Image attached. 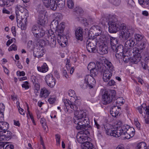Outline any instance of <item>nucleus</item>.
I'll use <instances>...</instances> for the list:
<instances>
[{"mask_svg": "<svg viewBox=\"0 0 149 149\" xmlns=\"http://www.w3.org/2000/svg\"><path fill=\"white\" fill-rule=\"evenodd\" d=\"M97 50L100 54L102 55L107 54L108 51L107 46L103 43L99 45Z\"/></svg>", "mask_w": 149, "mask_h": 149, "instance_id": "nucleus-15", "label": "nucleus"}, {"mask_svg": "<svg viewBox=\"0 0 149 149\" xmlns=\"http://www.w3.org/2000/svg\"><path fill=\"white\" fill-rule=\"evenodd\" d=\"M118 44V40L117 38L113 37L110 38V45L112 49H114Z\"/></svg>", "mask_w": 149, "mask_h": 149, "instance_id": "nucleus-32", "label": "nucleus"}, {"mask_svg": "<svg viewBox=\"0 0 149 149\" xmlns=\"http://www.w3.org/2000/svg\"><path fill=\"white\" fill-rule=\"evenodd\" d=\"M48 34L44 40H40L42 46H46L49 45L51 47H54L56 46V40L55 38V35L52 30L48 31Z\"/></svg>", "mask_w": 149, "mask_h": 149, "instance_id": "nucleus-5", "label": "nucleus"}, {"mask_svg": "<svg viewBox=\"0 0 149 149\" xmlns=\"http://www.w3.org/2000/svg\"><path fill=\"white\" fill-rule=\"evenodd\" d=\"M16 11L18 12L19 11L22 13H24L25 16L26 17L29 16V12L24 7L20 6V5H17L15 7Z\"/></svg>", "mask_w": 149, "mask_h": 149, "instance_id": "nucleus-21", "label": "nucleus"}, {"mask_svg": "<svg viewBox=\"0 0 149 149\" xmlns=\"http://www.w3.org/2000/svg\"><path fill=\"white\" fill-rule=\"evenodd\" d=\"M91 34L90 33L88 34L89 38L86 42V48L89 52H94L96 50L97 44L98 42H99V41H98V38H97L96 39H92V36H90Z\"/></svg>", "mask_w": 149, "mask_h": 149, "instance_id": "nucleus-6", "label": "nucleus"}, {"mask_svg": "<svg viewBox=\"0 0 149 149\" xmlns=\"http://www.w3.org/2000/svg\"><path fill=\"white\" fill-rule=\"evenodd\" d=\"M84 81L88 84V86L90 88H93L95 84L94 78L90 75H86L85 77Z\"/></svg>", "mask_w": 149, "mask_h": 149, "instance_id": "nucleus-14", "label": "nucleus"}, {"mask_svg": "<svg viewBox=\"0 0 149 149\" xmlns=\"http://www.w3.org/2000/svg\"><path fill=\"white\" fill-rule=\"evenodd\" d=\"M67 4L68 8L71 9H72L74 6L72 0H67Z\"/></svg>", "mask_w": 149, "mask_h": 149, "instance_id": "nucleus-47", "label": "nucleus"}, {"mask_svg": "<svg viewBox=\"0 0 149 149\" xmlns=\"http://www.w3.org/2000/svg\"><path fill=\"white\" fill-rule=\"evenodd\" d=\"M17 74L18 76H23L25 75V73L24 71H18L17 72Z\"/></svg>", "mask_w": 149, "mask_h": 149, "instance_id": "nucleus-60", "label": "nucleus"}, {"mask_svg": "<svg viewBox=\"0 0 149 149\" xmlns=\"http://www.w3.org/2000/svg\"><path fill=\"white\" fill-rule=\"evenodd\" d=\"M17 50V47L16 46L14 45L13 44L11 46H10L8 49V50L9 51H11L12 50L15 51Z\"/></svg>", "mask_w": 149, "mask_h": 149, "instance_id": "nucleus-51", "label": "nucleus"}, {"mask_svg": "<svg viewBox=\"0 0 149 149\" xmlns=\"http://www.w3.org/2000/svg\"><path fill=\"white\" fill-rule=\"evenodd\" d=\"M56 98L54 97L50 98L48 99V101L50 104H52L56 101Z\"/></svg>", "mask_w": 149, "mask_h": 149, "instance_id": "nucleus-52", "label": "nucleus"}, {"mask_svg": "<svg viewBox=\"0 0 149 149\" xmlns=\"http://www.w3.org/2000/svg\"><path fill=\"white\" fill-rule=\"evenodd\" d=\"M116 94V91L114 90H112L109 91H105L102 95V103L104 104L107 105L111 103Z\"/></svg>", "mask_w": 149, "mask_h": 149, "instance_id": "nucleus-8", "label": "nucleus"}, {"mask_svg": "<svg viewBox=\"0 0 149 149\" xmlns=\"http://www.w3.org/2000/svg\"><path fill=\"white\" fill-rule=\"evenodd\" d=\"M29 82L28 81H25L24 84H22V87L26 89H28L29 88Z\"/></svg>", "mask_w": 149, "mask_h": 149, "instance_id": "nucleus-55", "label": "nucleus"}, {"mask_svg": "<svg viewBox=\"0 0 149 149\" xmlns=\"http://www.w3.org/2000/svg\"><path fill=\"white\" fill-rule=\"evenodd\" d=\"M80 86L81 88L84 89H85L87 88V86H88V84L84 81V82H81Z\"/></svg>", "mask_w": 149, "mask_h": 149, "instance_id": "nucleus-56", "label": "nucleus"}, {"mask_svg": "<svg viewBox=\"0 0 149 149\" xmlns=\"http://www.w3.org/2000/svg\"><path fill=\"white\" fill-rule=\"evenodd\" d=\"M134 39L135 40L137 43L139 42L142 41L145 39V37L143 35L139 34H134Z\"/></svg>", "mask_w": 149, "mask_h": 149, "instance_id": "nucleus-33", "label": "nucleus"}, {"mask_svg": "<svg viewBox=\"0 0 149 149\" xmlns=\"http://www.w3.org/2000/svg\"><path fill=\"white\" fill-rule=\"evenodd\" d=\"M120 107L113 106L111 108L110 110V114L113 117H116L119 114V110Z\"/></svg>", "mask_w": 149, "mask_h": 149, "instance_id": "nucleus-24", "label": "nucleus"}, {"mask_svg": "<svg viewBox=\"0 0 149 149\" xmlns=\"http://www.w3.org/2000/svg\"><path fill=\"white\" fill-rule=\"evenodd\" d=\"M37 69L39 71L42 72H45L48 70V68L46 63H44L41 67H38Z\"/></svg>", "mask_w": 149, "mask_h": 149, "instance_id": "nucleus-31", "label": "nucleus"}, {"mask_svg": "<svg viewBox=\"0 0 149 149\" xmlns=\"http://www.w3.org/2000/svg\"><path fill=\"white\" fill-rule=\"evenodd\" d=\"M147 107H149V106H147L145 104H143L141 106L138 107L137 109L140 114H142L143 113V109L145 110Z\"/></svg>", "mask_w": 149, "mask_h": 149, "instance_id": "nucleus-40", "label": "nucleus"}, {"mask_svg": "<svg viewBox=\"0 0 149 149\" xmlns=\"http://www.w3.org/2000/svg\"><path fill=\"white\" fill-rule=\"evenodd\" d=\"M111 1H112V3L116 6L119 5L121 2L120 0H112Z\"/></svg>", "mask_w": 149, "mask_h": 149, "instance_id": "nucleus-58", "label": "nucleus"}, {"mask_svg": "<svg viewBox=\"0 0 149 149\" xmlns=\"http://www.w3.org/2000/svg\"><path fill=\"white\" fill-rule=\"evenodd\" d=\"M68 94L69 95L72 97L70 100L71 101L74 100V99H75L76 97L75 93L74 91L72 90H70L68 92Z\"/></svg>", "mask_w": 149, "mask_h": 149, "instance_id": "nucleus-39", "label": "nucleus"}, {"mask_svg": "<svg viewBox=\"0 0 149 149\" xmlns=\"http://www.w3.org/2000/svg\"><path fill=\"white\" fill-rule=\"evenodd\" d=\"M145 60L148 64L149 63V57H146L145 58ZM141 65L142 67L144 69L147 70L149 72V66L147 64L144 63H142Z\"/></svg>", "mask_w": 149, "mask_h": 149, "instance_id": "nucleus-42", "label": "nucleus"}, {"mask_svg": "<svg viewBox=\"0 0 149 149\" xmlns=\"http://www.w3.org/2000/svg\"><path fill=\"white\" fill-rule=\"evenodd\" d=\"M16 17L17 19V23L21 24L22 20L25 18V17L24 18H23L21 15L19 14V12L17 11H16Z\"/></svg>", "mask_w": 149, "mask_h": 149, "instance_id": "nucleus-41", "label": "nucleus"}, {"mask_svg": "<svg viewBox=\"0 0 149 149\" xmlns=\"http://www.w3.org/2000/svg\"><path fill=\"white\" fill-rule=\"evenodd\" d=\"M134 45H136L135 42L132 39H130L126 41L125 45V49L126 50L127 53H128V52H130L129 49Z\"/></svg>", "mask_w": 149, "mask_h": 149, "instance_id": "nucleus-18", "label": "nucleus"}, {"mask_svg": "<svg viewBox=\"0 0 149 149\" xmlns=\"http://www.w3.org/2000/svg\"><path fill=\"white\" fill-rule=\"evenodd\" d=\"M2 12L3 13L7 14H10V12L4 8H3Z\"/></svg>", "mask_w": 149, "mask_h": 149, "instance_id": "nucleus-63", "label": "nucleus"}, {"mask_svg": "<svg viewBox=\"0 0 149 149\" xmlns=\"http://www.w3.org/2000/svg\"><path fill=\"white\" fill-rule=\"evenodd\" d=\"M146 143L144 142L139 143L136 147V149H146Z\"/></svg>", "mask_w": 149, "mask_h": 149, "instance_id": "nucleus-37", "label": "nucleus"}, {"mask_svg": "<svg viewBox=\"0 0 149 149\" xmlns=\"http://www.w3.org/2000/svg\"><path fill=\"white\" fill-rule=\"evenodd\" d=\"M45 81L47 85L51 88L53 87L55 85V79L52 74H49L46 75Z\"/></svg>", "mask_w": 149, "mask_h": 149, "instance_id": "nucleus-12", "label": "nucleus"}, {"mask_svg": "<svg viewBox=\"0 0 149 149\" xmlns=\"http://www.w3.org/2000/svg\"><path fill=\"white\" fill-rule=\"evenodd\" d=\"M74 11L77 13H82L83 12V10L82 8L80 7H76L74 9Z\"/></svg>", "mask_w": 149, "mask_h": 149, "instance_id": "nucleus-50", "label": "nucleus"}, {"mask_svg": "<svg viewBox=\"0 0 149 149\" xmlns=\"http://www.w3.org/2000/svg\"><path fill=\"white\" fill-rule=\"evenodd\" d=\"M111 126L109 124L102 125V130L105 131L106 134L108 135L113 136L114 130L111 128Z\"/></svg>", "mask_w": 149, "mask_h": 149, "instance_id": "nucleus-16", "label": "nucleus"}, {"mask_svg": "<svg viewBox=\"0 0 149 149\" xmlns=\"http://www.w3.org/2000/svg\"><path fill=\"white\" fill-rule=\"evenodd\" d=\"M128 125H123L117 127L116 130H113V136L118 137L121 135H126V130L128 128Z\"/></svg>", "mask_w": 149, "mask_h": 149, "instance_id": "nucleus-10", "label": "nucleus"}, {"mask_svg": "<svg viewBox=\"0 0 149 149\" xmlns=\"http://www.w3.org/2000/svg\"><path fill=\"white\" fill-rule=\"evenodd\" d=\"M5 109V106L3 103L0 104V112H3L4 111Z\"/></svg>", "mask_w": 149, "mask_h": 149, "instance_id": "nucleus-62", "label": "nucleus"}, {"mask_svg": "<svg viewBox=\"0 0 149 149\" xmlns=\"http://www.w3.org/2000/svg\"><path fill=\"white\" fill-rule=\"evenodd\" d=\"M31 31L34 36L37 38H41L45 35V31L35 25L32 27Z\"/></svg>", "mask_w": 149, "mask_h": 149, "instance_id": "nucleus-11", "label": "nucleus"}, {"mask_svg": "<svg viewBox=\"0 0 149 149\" xmlns=\"http://www.w3.org/2000/svg\"><path fill=\"white\" fill-rule=\"evenodd\" d=\"M79 98V97H76L74 99V100H75L74 102H72V101L67 99L64 100L65 111L70 113L74 111H76L81 104V100Z\"/></svg>", "mask_w": 149, "mask_h": 149, "instance_id": "nucleus-3", "label": "nucleus"}, {"mask_svg": "<svg viewBox=\"0 0 149 149\" xmlns=\"http://www.w3.org/2000/svg\"><path fill=\"white\" fill-rule=\"evenodd\" d=\"M31 79L33 83V88L34 90V93H37L39 91L40 88V84L38 81V79L35 76H32Z\"/></svg>", "mask_w": 149, "mask_h": 149, "instance_id": "nucleus-13", "label": "nucleus"}, {"mask_svg": "<svg viewBox=\"0 0 149 149\" xmlns=\"http://www.w3.org/2000/svg\"><path fill=\"white\" fill-rule=\"evenodd\" d=\"M97 68L95 63L93 62H91L88 64L87 68L89 70H91Z\"/></svg>", "mask_w": 149, "mask_h": 149, "instance_id": "nucleus-44", "label": "nucleus"}, {"mask_svg": "<svg viewBox=\"0 0 149 149\" xmlns=\"http://www.w3.org/2000/svg\"><path fill=\"white\" fill-rule=\"evenodd\" d=\"M83 34V29L80 27L77 28L75 31L76 37L78 40H82Z\"/></svg>", "mask_w": 149, "mask_h": 149, "instance_id": "nucleus-22", "label": "nucleus"}, {"mask_svg": "<svg viewBox=\"0 0 149 149\" xmlns=\"http://www.w3.org/2000/svg\"><path fill=\"white\" fill-rule=\"evenodd\" d=\"M40 122L43 126L46 125V120L45 118H42L40 120Z\"/></svg>", "mask_w": 149, "mask_h": 149, "instance_id": "nucleus-61", "label": "nucleus"}, {"mask_svg": "<svg viewBox=\"0 0 149 149\" xmlns=\"http://www.w3.org/2000/svg\"><path fill=\"white\" fill-rule=\"evenodd\" d=\"M91 75L93 77L97 76L98 73V70L97 68L90 70Z\"/></svg>", "mask_w": 149, "mask_h": 149, "instance_id": "nucleus-45", "label": "nucleus"}, {"mask_svg": "<svg viewBox=\"0 0 149 149\" xmlns=\"http://www.w3.org/2000/svg\"><path fill=\"white\" fill-rule=\"evenodd\" d=\"M119 30V37L123 40H127L134 33L133 29L130 27L128 28L124 24L120 25Z\"/></svg>", "mask_w": 149, "mask_h": 149, "instance_id": "nucleus-4", "label": "nucleus"}, {"mask_svg": "<svg viewBox=\"0 0 149 149\" xmlns=\"http://www.w3.org/2000/svg\"><path fill=\"white\" fill-rule=\"evenodd\" d=\"M56 139V145H59L60 144V136L58 134H56L55 135Z\"/></svg>", "mask_w": 149, "mask_h": 149, "instance_id": "nucleus-53", "label": "nucleus"}, {"mask_svg": "<svg viewBox=\"0 0 149 149\" xmlns=\"http://www.w3.org/2000/svg\"><path fill=\"white\" fill-rule=\"evenodd\" d=\"M109 32L111 33H115L120 30V26L118 23L117 19L112 16L110 18L108 22Z\"/></svg>", "mask_w": 149, "mask_h": 149, "instance_id": "nucleus-7", "label": "nucleus"}, {"mask_svg": "<svg viewBox=\"0 0 149 149\" xmlns=\"http://www.w3.org/2000/svg\"><path fill=\"white\" fill-rule=\"evenodd\" d=\"M5 137L6 138V140H9L11 138V133L9 131H3Z\"/></svg>", "mask_w": 149, "mask_h": 149, "instance_id": "nucleus-43", "label": "nucleus"}, {"mask_svg": "<svg viewBox=\"0 0 149 149\" xmlns=\"http://www.w3.org/2000/svg\"><path fill=\"white\" fill-rule=\"evenodd\" d=\"M82 149H96L93 144L88 141L84 143Z\"/></svg>", "mask_w": 149, "mask_h": 149, "instance_id": "nucleus-29", "label": "nucleus"}, {"mask_svg": "<svg viewBox=\"0 0 149 149\" xmlns=\"http://www.w3.org/2000/svg\"><path fill=\"white\" fill-rule=\"evenodd\" d=\"M9 128L8 124L5 122L0 121V130L4 131H6Z\"/></svg>", "mask_w": 149, "mask_h": 149, "instance_id": "nucleus-30", "label": "nucleus"}, {"mask_svg": "<svg viewBox=\"0 0 149 149\" xmlns=\"http://www.w3.org/2000/svg\"><path fill=\"white\" fill-rule=\"evenodd\" d=\"M45 49L43 48L42 47L41 48L35 49L33 51V54L35 57L40 58L43 56L45 54Z\"/></svg>", "mask_w": 149, "mask_h": 149, "instance_id": "nucleus-17", "label": "nucleus"}, {"mask_svg": "<svg viewBox=\"0 0 149 149\" xmlns=\"http://www.w3.org/2000/svg\"><path fill=\"white\" fill-rule=\"evenodd\" d=\"M145 112L147 116V118L145 119V123L146 124H149V107H147L145 109Z\"/></svg>", "mask_w": 149, "mask_h": 149, "instance_id": "nucleus-46", "label": "nucleus"}, {"mask_svg": "<svg viewBox=\"0 0 149 149\" xmlns=\"http://www.w3.org/2000/svg\"><path fill=\"white\" fill-rule=\"evenodd\" d=\"M74 123L77 130H82L83 131L79 132L77 135V141L80 143L84 144L88 140V137L86 134V130L88 129L89 124V119L83 110L77 111L74 113Z\"/></svg>", "mask_w": 149, "mask_h": 149, "instance_id": "nucleus-1", "label": "nucleus"}, {"mask_svg": "<svg viewBox=\"0 0 149 149\" xmlns=\"http://www.w3.org/2000/svg\"><path fill=\"white\" fill-rule=\"evenodd\" d=\"M57 7L60 9H62L65 5V0H56Z\"/></svg>", "mask_w": 149, "mask_h": 149, "instance_id": "nucleus-35", "label": "nucleus"}, {"mask_svg": "<svg viewBox=\"0 0 149 149\" xmlns=\"http://www.w3.org/2000/svg\"><path fill=\"white\" fill-rule=\"evenodd\" d=\"M137 46L140 50H143L146 47L147 44V40L146 39H144L142 41L137 43Z\"/></svg>", "mask_w": 149, "mask_h": 149, "instance_id": "nucleus-28", "label": "nucleus"}, {"mask_svg": "<svg viewBox=\"0 0 149 149\" xmlns=\"http://www.w3.org/2000/svg\"><path fill=\"white\" fill-rule=\"evenodd\" d=\"M139 3L141 5H148L149 4V0H138Z\"/></svg>", "mask_w": 149, "mask_h": 149, "instance_id": "nucleus-49", "label": "nucleus"}, {"mask_svg": "<svg viewBox=\"0 0 149 149\" xmlns=\"http://www.w3.org/2000/svg\"><path fill=\"white\" fill-rule=\"evenodd\" d=\"M97 67L99 71L103 74V79L105 82H107L110 79L113 73H114V67L111 63L108 60H106L104 63V66L97 62Z\"/></svg>", "mask_w": 149, "mask_h": 149, "instance_id": "nucleus-2", "label": "nucleus"}, {"mask_svg": "<svg viewBox=\"0 0 149 149\" xmlns=\"http://www.w3.org/2000/svg\"><path fill=\"white\" fill-rule=\"evenodd\" d=\"M45 16L43 14H40L38 15V23L42 26H44L46 23V20Z\"/></svg>", "mask_w": 149, "mask_h": 149, "instance_id": "nucleus-27", "label": "nucleus"}, {"mask_svg": "<svg viewBox=\"0 0 149 149\" xmlns=\"http://www.w3.org/2000/svg\"><path fill=\"white\" fill-rule=\"evenodd\" d=\"M49 6L51 9L55 10L57 8L56 3L55 0H50L49 1Z\"/></svg>", "mask_w": 149, "mask_h": 149, "instance_id": "nucleus-34", "label": "nucleus"}, {"mask_svg": "<svg viewBox=\"0 0 149 149\" xmlns=\"http://www.w3.org/2000/svg\"><path fill=\"white\" fill-rule=\"evenodd\" d=\"M62 74L63 77H65L67 79L68 77V75L67 74V72L66 70H63Z\"/></svg>", "mask_w": 149, "mask_h": 149, "instance_id": "nucleus-59", "label": "nucleus"}, {"mask_svg": "<svg viewBox=\"0 0 149 149\" xmlns=\"http://www.w3.org/2000/svg\"><path fill=\"white\" fill-rule=\"evenodd\" d=\"M128 128L127 129L126 136L125 137L127 139H129L132 137L134 135L135 132L134 129L132 127H130L129 125Z\"/></svg>", "mask_w": 149, "mask_h": 149, "instance_id": "nucleus-20", "label": "nucleus"}, {"mask_svg": "<svg viewBox=\"0 0 149 149\" xmlns=\"http://www.w3.org/2000/svg\"><path fill=\"white\" fill-rule=\"evenodd\" d=\"M3 5L6 7H9L12 5L14 0H2Z\"/></svg>", "mask_w": 149, "mask_h": 149, "instance_id": "nucleus-36", "label": "nucleus"}, {"mask_svg": "<svg viewBox=\"0 0 149 149\" xmlns=\"http://www.w3.org/2000/svg\"><path fill=\"white\" fill-rule=\"evenodd\" d=\"M62 25L63 24H62L61 26L60 25L58 26V21L57 20H54L51 22L50 27L51 29H53L56 32L58 30L59 26L61 27Z\"/></svg>", "mask_w": 149, "mask_h": 149, "instance_id": "nucleus-23", "label": "nucleus"}, {"mask_svg": "<svg viewBox=\"0 0 149 149\" xmlns=\"http://www.w3.org/2000/svg\"><path fill=\"white\" fill-rule=\"evenodd\" d=\"M64 28V25H62L61 27L59 26L58 30L56 32L57 40L59 44H61L62 42L65 43L67 40L66 36L63 34Z\"/></svg>", "mask_w": 149, "mask_h": 149, "instance_id": "nucleus-9", "label": "nucleus"}, {"mask_svg": "<svg viewBox=\"0 0 149 149\" xmlns=\"http://www.w3.org/2000/svg\"><path fill=\"white\" fill-rule=\"evenodd\" d=\"M50 93L49 91L45 88L44 87L40 89V96L42 97H47Z\"/></svg>", "mask_w": 149, "mask_h": 149, "instance_id": "nucleus-25", "label": "nucleus"}, {"mask_svg": "<svg viewBox=\"0 0 149 149\" xmlns=\"http://www.w3.org/2000/svg\"><path fill=\"white\" fill-rule=\"evenodd\" d=\"M123 60L125 63H127L129 61H130V59L131 58V57L128 56H123Z\"/></svg>", "mask_w": 149, "mask_h": 149, "instance_id": "nucleus-54", "label": "nucleus"}, {"mask_svg": "<svg viewBox=\"0 0 149 149\" xmlns=\"http://www.w3.org/2000/svg\"><path fill=\"white\" fill-rule=\"evenodd\" d=\"M1 135H0V141H2L3 140H6V137H5L4 134L3 133V132L1 131Z\"/></svg>", "mask_w": 149, "mask_h": 149, "instance_id": "nucleus-57", "label": "nucleus"}, {"mask_svg": "<svg viewBox=\"0 0 149 149\" xmlns=\"http://www.w3.org/2000/svg\"><path fill=\"white\" fill-rule=\"evenodd\" d=\"M141 51L139 47H134L131 51L132 52L133 55L138 56L139 55H139H141L140 53L141 52Z\"/></svg>", "mask_w": 149, "mask_h": 149, "instance_id": "nucleus-38", "label": "nucleus"}, {"mask_svg": "<svg viewBox=\"0 0 149 149\" xmlns=\"http://www.w3.org/2000/svg\"><path fill=\"white\" fill-rule=\"evenodd\" d=\"M44 5L47 7L49 6V1L48 0H42Z\"/></svg>", "mask_w": 149, "mask_h": 149, "instance_id": "nucleus-64", "label": "nucleus"}, {"mask_svg": "<svg viewBox=\"0 0 149 149\" xmlns=\"http://www.w3.org/2000/svg\"><path fill=\"white\" fill-rule=\"evenodd\" d=\"M141 58V55L139 54L138 56L133 55V56L130 59V61L133 63L137 64L140 61Z\"/></svg>", "mask_w": 149, "mask_h": 149, "instance_id": "nucleus-26", "label": "nucleus"}, {"mask_svg": "<svg viewBox=\"0 0 149 149\" xmlns=\"http://www.w3.org/2000/svg\"><path fill=\"white\" fill-rule=\"evenodd\" d=\"M112 50L113 52L116 53V57L119 55L120 56H123V55L124 48L122 45H119L117 47H116L114 49Z\"/></svg>", "mask_w": 149, "mask_h": 149, "instance_id": "nucleus-19", "label": "nucleus"}, {"mask_svg": "<svg viewBox=\"0 0 149 149\" xmlns=\"http://www.w3.org/2000/svg\"><path fill=\"white\" fill-rule=\"evenodd\" d=\"M135 5V3L133 0H128L127 6L129 7L132 8L134 7Z\"/></svg>", "mask_w": 149, "mask_h": 149, "instance_id": "nucleus-48", "label": "nucleus"}]
</instances>
